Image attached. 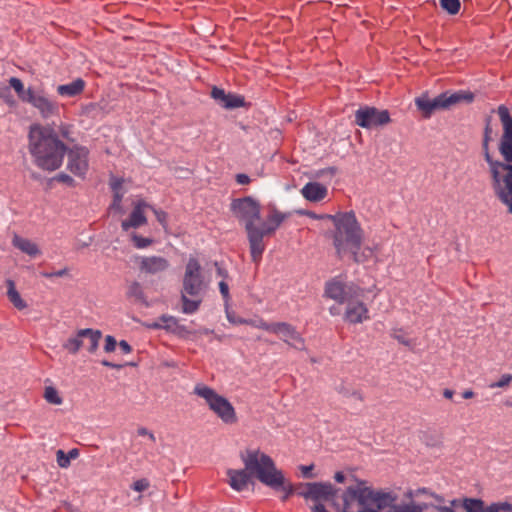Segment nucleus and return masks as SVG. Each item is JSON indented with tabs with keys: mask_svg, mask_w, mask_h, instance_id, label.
I'll use <instances>...</instances> for the list:
<instances>
[{
	"mask_svg": "<svg viewBox=\"0 0 512 512\" xmlns=\"http://www.w3.org/2000/svg\"><path fill=\"white\" fill-rule=\"evenodd\" d=\"M244 469H228L226 475L230 487L238 492L247 489L250 474H255L264 485L275 491H282L281 500L285 502L293 493V485L287 481L281 470L277 469L273 459L259 450H248L242 456Z\"/></svg>",
	"mask_w": 512,
	"mask_h": 512,
	"instance_id": "1",
	"label": "nucleus"
},
{
	"mask_svg": "<svg viewBox=\"0 0 512 512\" xmlns=\"http://www.w3.org/2000/svg\"><path fill=\"white\" fill-rule=\"evenodd\" d=\"M332 245L339 260L349 258L356 264L372 259L377 247L363 246L364 230L354 211L338 212L333 217Z\"/></svg>",
	"mask_w": 512,
	"mask_h": 512,
	"instance_id": "2",
	"label": "nucleus"
},
{
	"mask_svg": "<svg viewBox=\"0 0 512 512\" xmlns=\"http://www.w3.org/2000/svg\"><path fill=\"white\" fill-rule=\"evenodd\" d=\"M28 150L38 168L52 172L62 166L67 145L53 126L32 124L28 132Z\"/></svg>",
	"mask_w": 512,
	"mask_h": 512,
	"instance_id": "3",
	"label": "nucleus"
},
{
	"mask_svg": "<svg viewBox=\"0 0 512 512\" xmlns=\"http://www.w3.org/2000/svg\"><path fill=\"white\" fill-rule=\"evenodd\" d=\"M205 288L202 268L197 258L190 257L185 267L183 287L181 291L182 312L194 314L198 311L202 298L199 297Z\"/></svg>",
	"mask_w": 512,
	"mask_h": 512,
	"instance_id": "4",
	"label": "nucleus"
},
{
	"mask_svg": "<svg viewBox=\"0 0 512 512\" xmlns=\"http://www.w3.org/2000/svg\"><path fill=\"white\" fill-rule=\"evenodd\" d=\"M230 209L238 221L244 223L249 245H253L254 249H257L261 236L256 225V222L261 220L260 203L251 196H246L233 199Z\"/></svg>",
	"mask_w": 512,
	"mask_h": 512,
	"instance_id": "5",
	"label": "nucleus"
},
{
	"mask_svg": "<svg viewBox=\"0 0 512 512\" xmlns=\"http://www.w3.org/2000/svg\"><path fill=\"white\" fill-rule=\"evenodd\" d=\"M489 126H486L484 137L485 160L489 164L492 185L496 195L509 207L512 213V165L495 161L488 152Z\"/></svg>",
	"mask_w": 512,
	"mask_h": 512,
	"instance_id": "6",
	"label": "nucleus"
},
{
	"mask_svg": "<svg viewBox=\"0 0 512 512\" xmlns=\"http://www.w3.org/2000/svg\"><path fill=\"white\" fill-rule=\"evenodd\" d=\"M193 393L203 398L209 409L216 414L224 424L232 425L238 421L233 405L227 398L218 394L211 387L199 383L194 387Z\"/></svg>",
	"mask_w": 512,
	"mask_h": 512,
	"instance_id": "7",
	"label": "nucleus"
},
{
	"mask_svg": "<svg viewBox=\"0 0 512 512\" xmlns=\"http://www.w3.org/2000/svg\"><path fill=\"white\" fill-rule=\"evenodd\" d=\"M473 100L472 93L466 92H454L448 93L444 92L435 97L434 99H429L427 96L417 97L415 99V105L419 111H421L422 116L425 119L431 117L433 112L438 109H446L450 106L459 103L461 101L471 102Z\"/></svg>",
	"mask_w": 512,
	"mask_h": 512,
	"instance_id": "8",
	"label": "nucleus"
},
{
	"mask_svg": "<svg viewBox=\"0 0 512 512\" xmlns=\"http://www.w3.org/2000/svg\"><path fill=\"white\" fill-rule=\"evenodd\" d=\"M324 296L344 304L351 298L363 297L364 289L353 282H344L340 277H334L325 284Z\"/></svg>",
	"mask_w": 512,
	"mask_h": 512,
	"instance_id": "9",
	"label": "nucleus"
},
{
	"mask_svg": "<svg viewBox=\"0 0 512 512\" xmlns=\"http://www.w3.org/2000/svg\"><path fill=\"white\" fill-rule=\"evenodd\" d=\"M287 216L288 214L283 213L276 208H273L267 215L266 222L257 225L258 232H260L261 235L258 248L254 249L253 245H249L251 259L254 263L258 264L262 259V255L266 247L264 243V237L275 233V231L281 226V224L284 222Z\"/></svg>",
	"mask_w": 512,
	"mask_h": 512,
	"instance_id": "10",
	"label": "nucleus"
},
{
	"mask_svg": "<svg viewBox=\"0 0 512 512\" xmlns=\"http://www.w3.org/2000/svg\"><path fill=\"white\" fill-rule=\"evenodd\" d=\"M354 116L355 124L365 129L377 128L391 122L388 110H379L373 106L360 107Z\"/></svg>",
	"mask_w": 512,
	"mask_h": 512,
	"instance_id": "11",
	"label": "nucleus"
},
{
	"mask_svg": "<svg viewBox=\"0 0 512 512\" xmlns=\"http://www.w3.org/2000/svg\"><path fill=\"white\" fill-rule=\"evenodd\" d=\"M27 104L36 109L43 119H50L60 115V104L51 98L43 89H35Z\"/></svg>",
	"mask_w": 512,
	"mask_h": 512,
	"instance_id": "12",
	"label": "nucleus"
},
{
	"mask_svg": "<svg viewBox=\"0 0 512 512\" xmlns=\"http://www.w3.org/2000/svg\"><path fill=\"white\" fill-rule=\"evenodd\" d=\"M67 169L77 177L85 178L89 169V149L85 146L74 145L67 147Z\"/></svg>",
	"mask_w": 512,
	"mask_h": 512,
	"instance_id": "13",
	"label": "nucleus"
},
{
	"mask_svg": "<svg viewBox=\"0 0 512 512\" xmlns=\"http://www.w3.org/2000/svg\"><path fill=\"white\" fill-rule=\"evenodd\" d=\"M272 333L294 349L302 351L306 348L303 336L297 331L295 326L288 322H274Z\"/></svg>",
	"mask_w": 512,
	"mask_h": 512,
	"instance_id": "14",
	"label": "nucleus"
},
{
	"mask_svg": "<svg viewBox=\"0 0 512 512\" xmlns=\"http://www.w3.org/2000/svg\"><path fill=\"white\" fill-rule=\"evenodd\" d=\"M362 298L363 297L351 298L344 303L346 304L343 314L344 321L350 324H361L370 319L369 309Z\"/></svg>",
	"mask_w": 512,
	"mask_h": 512,
	"instance_id": "15",
	"label": "nucleus"
},
{
	"mask_svg": "<svg viewBox=\"0 0 512 512\" xmlns=\"http://www.w3.org/2000/svg\"><path fill=\"white\" fill-rule=\"evenodd\" d=\"M146 208L150 209V205L144 200L135 202L129 218L123 220L121 223L122 229L128 231L130 228H139L147 224V218L144 213Z\"/></svg>",
	"mask_w": 512,
	"mask_h": 512,
	"instance_id": "16",
	"label": "nucleus"
},
{
	"mask_svg": "<svg viewBox=\"0 0 512 512\" xmlns=\"http://www.w3.org/2000/svg\"><path fill=\"white\" fill-rule=\"evenodd\" d=\"M169 266V261L161 256L142 257L139 264L141 271L153 275L166 271Z\"/></svg>",
	"mask_w": 512,
	"mask_h": 512,
	"instance_id": "17",
	"label": "nucleus"
},
{
	"mask_svg": "<svg viewBox=\"0 0 512 512\" xmlns=\"http://www.w3.org/2000/svg\"><path fill=\"white\" fill-rule=\"evenodd\" d=\"M301 194L310 202H320L327 196L328 189L319 182H308L301 189Z\"/></svg>",
	"mask_w": 512,
	"mask_h": 512,
	"instance_id": "18",
	"label": "nucleus"
},
{
	"mask_svg": "<svg viewBox=\"0 0 512 512\" xmlns=\"http://www.w3.org/2000/svg\"><path fill=\"white\" fill-rule=\"evenodd\" d=\"M86 86L82 78H77L70 83L58 85L56 91L63 97H76L84 91Z\"/></svg>",
	"mask_w": 512,
	"mask_h": 512,
	"instance_id": "19",
	"label": "nucleus"
},
{
	"mask_svg": "<svg viewBox=\"0 0 512 512\" xmlns=\"http://www.w3.org/2000/svg\"><path fill=\"white\" fill-rule=\"evenodd\" d=\"M12 244L14 247L19 249L23 253L29 255L30 257H36L41 253L36 243L32 242L27 238L20 237L18 235H15L13 237Z\"/></svg>",
	"mask_w": 512,
	"mask_h": 512,
	"instance_id": "20",
	"label": "nucleus"
},
{
	"mask_svg": "<svg viewBox=\"0 0 512 512\" xmlns=\"http://www.w3.org/2000/svg\"><path fill=\"white\" fill-rule=\"evenodd\" d=\"M7 287V298L10 303L18 310H24L27 308V302L21 297L20 293L17 291L15 282L12 279L6 280Z\"/></svg>",
	"mask_w": 512,
	"mask_h": 512,
	"instance_id": "21",
	"label": "nucleus"
},
{
	"mask_svg": "<svg viewBox=\"0 0 512 512\" xmlns=\"http://www.w3.org/2000/svg\"><path fill=\"white\" fill-rule=\"evenodd\" d=\"M126 296L134 303L148 305L143 286L138 281H132L127 286Z\"/></svg>",
	"mask_w": 512,
	"mask_h": 512,
	"instance_id": "22",
	"label": "nucleus"
},
{
	"mask_svg": "<svg viewBox=\"0 0 512 512\" xmlns=\"http://www.w3.org/2000/svg\"><path fill=\"white\" fill-rule=\"evenodd\" d=\"M80 335L83 336V340L87 339V351L89 353H94L98 349L99 340L102 337V333L100 330H94L91 328L80 329Z\"/></svg>",
	"mask_w": 512,
	"mask_h": 512,
	"instance_id": "23",
	"label": "nucleus"
},
{
	"mask_svg": "<svg viewBox=\"0 0 512 512\" xmlns=\"http://www.w3.org/2000/svg\"><path fill=\"white\" fill-rule=\"evenodd\" d=\"M8 87H10V89L13 88L18 98L24 103H27L28 98L31 97L30 95L35 91V88L31 86L25 89L23 82L17 77H11L9 79Z\"/></svg>",
	"mask_w": 512,
	"mask_h": 512,
	"instance_id": "24",
	"label": "nucleus"
},
{
	"mask_svg": "<svg viewBox=\"0 0 512 512\" xmlns=\"http://www.w3.org/2000/svg\"><path fill=\"white\" fill-rule=\"evenodd\" d=\"M227 319L229 320V322L231 323H234V324H246V325H250V326H253L255 328H258V329H262L264 331H267L269 333H272L273 329H274V323H268L266 322L265 320L263 319H258V320H252V319H239L238 321H234L231 317H230V313H227Z\"/></svg>",
	"mask_w": 512,
	"mask_h": 512,
	"instance_id": "25",
	"label": "nucleus"
},
{
	"mask_svg": "<svg viewBox=\"0 0 512 512\" xmlns=\"http://www.w3.org/2000/svg\"><path fill=\"white\" fill-rule=\"evenodd\" d=\"M498 115L504 128L502 138H512V116L510 115L509 109L504 105L499 106Z\"/></svg>",
	"mask_w": 512,
	"mask_h": 512,
	"instance_id": "26",
	"label": "nucleus"
},
{
	"mask_svg": "<svg viewBox=\"0 0 512 512\" xmlns=\"http://www.w3.org/2000/svg\"><path fill=\"white\" fill-rule=\"evenodd\" d=\"M84 345L83 336L80 335V330L71 337H69L62 345L63 349L69 354L75 355L79 352L81 347Z\"/></svg>",
	"mask_w": 512,
	"mask_h": 512,
	"instance_id": "27",
	"label": "nucleus"
},
{
	"mask_svg": "<svg viewBox=\"0 0 512 512\" xmlns=\"http://www.w3.org/2000/svg\"><path fill=\"white\" fill-rule=\"evenodd\" d=\"M245 105L246 102L243 96L234 93H227L226 98L222 103L221 107L227 110H232L236 108L245 107Z\"/></svg>",
	"mask_w": 512,
	"mask_h": 512,
	"instance_id": "28",
	"label": "nucleus"
},
{
	"mask_svg": "<svg viewBox=\"0 0 512 512\" xmlns=\"http://www.w3.org/2000/svg\"><path fill=\"white\" fill-rule=\"evenodd\" d=\"M499 150L505 161L510 165L512 162V138H501Z\"/></svg>",
	"mask_w": 512,
	"mask_h": 512,
	"instance_id": "29",
	"label": "nucleus"
},
{
	"mask_svg": "<svg viewBox=\"0 0 512 512\" xmlns=\"http://www.w3.org/2000/svg\"><path fill=\"white\" fill-rule=\"evenodd\" d=\"M463 506L467 512H485L484 502L481 499L467 498Z\"/></svg>",
	"mask_w": 512,
	"mask_h": 512,
	"instance_id": "30",
	"label": "nucleus"
},
{
	"mask_svg": "<svg viewBox=\"0 0 512 512\" xmlns=\"http://www.w3.org/2000/svg\"><path fill=\"white\" fill-rule=\"evenodd\" d=\"M440 7L450 15H455L461 8L460 0H439Z\"/></svg>",
	"mask_w": 512,
	"mask_h": 512,
	"instance_id": "31",
	"label": "nucleus"
},
{
	"mask_svg": "<svg viewBox=\"0 0 512 512\" xmlns=\"http://www.w3.org/2000/svg\"><path fill=\"white\" fill-rule=\"evenodd\" d=\"M160 321L162 324V329L169 331V332H175L178 328V319L171 315H162L160 316Z\"/></svg>",
	"mask_w": 512,
	"mask_h": 512,
	"instance_id": "32",
	"label": "nucleus"
},
{
	"mask_svg": "<svg viewBox=\"0 0 512 512\" xmlns=\"http://www.w3.org/2000/svg\"><path fill=\"white\" fill-rule=\"evenodd\" d=\"M44 398L48 403L54 405H60L63 401L62 398L59 396L58 391L52 386L45 388Z\"/></svg>",
	"mask_w": 512,
	"mask_h": 512,
	"instance_id": "33",
	"label": "nucleus"
},
{
	"mask_svg": "<svg viewBox=\"0 0 512 512\" xmlns=\"http://www.w3.org/2000/svg\"><path fill=\"white\" fill-rule=\"evenodd\" d=\"M0 98L10 107H14L16 105V101L11 94L10 87L8 86H0Z\"/></svg>",
	"mask_w": 512,
	"mask_h": 512,
	"instance_id": "34",
	"label": "nucleus"
},
{
	"mask_svg": "<svg viewBox=\"0 0 512 512\" xmlns=\"http://www.w3.org/2000/svg\"><path fill=\"white\" fill-rule=\"evenodd\" d=\"M131 239L133 241L134 246L138 249H144L153 243V240L151 238H145L136 233L132 234Z\"/></svg>",
	"mask_w": 512,
	"mask_h": 512,
	"instance_id": "35",
	"label": "nucleus"
},
{
	"mask_svg": "<svg viewBox=\"0 0 512 512\" xmlns=\"http://www.w3.org/2000/svg\"><path fill=\"white\" fill-rule=\"evenodd\" d=\"M485 512H512V504L508 502L492 503Z\"/></svg>",
	"mask_w": 512,
	"mask_h": 512,
	"instance_id": "36",
	"label": "nucleus"
},
{
	"mask_svg": "<svg viewBox=\"0 0 512 512\" xmlns=\"http://www.w3.org/2000/svg\"><path fill=\"white\" fill-rule=\"evenodd\" d=\"M72 129H73V126L71 124L61 123L58 126V132H59L58 136H61L65 140L73 141L74 139L72 138V134H73Z\"/></svg>",
	"mask_w": 512,
	"mask_h": 512,
	"instance_id": "37",
	"label": "nucleus"
},
{
	"mask_svg": "<svg viewBox=\"0 0 512 512\" xmlns=\"http://www.w3.org/2000/svg\"><path fill=\"white\" fill-rule=\"evenodd\" d=\"M210 95L212 99H214L220 106H222V103L224 102L227 93L225 92L224 89L214 86L211 89Z\"/></svg>",
	"mask_w": 512,
	"mask_h": 512,
	"instance_id": "38",
	"label": "nucleus"
},
{
	"mask_svg": "<svg viewBox=\"0 0 512 512\" xmlns=\"http://www.w3.org/2000/svg\"><path fill=\"white\" fill-rule=\"evenodd\" d=\"M512 381L511 374H503L497 382L491 383L490 388H503L508 386Z\"/></svg>",
	"mask_w": 512,
	"mask_h": 512,
	"instance_id": "39",
	"label": "nucleus"
},
{
	"mask_svg": "<svg viewBox=\"0 0 512 512\" xmlns=\"http://www.w3.org/2000/svg\"><path fill=\"white\" fill-rule=\"evenodd\" d=\"M150 209L151 211L154 213L157 221L164 227L166 228L167 226V218H168V214L163 211V210H160V209H156L155 207L151 206L150 205Z\"/></svg>",
	"mask_w": 512,
	"mask_h": 512,
	"instance_id": "40",
	"label": "nucleus"
},
{
	"mask_svg": "<svg viewBox=\"0 0 512 512\" xmlns=\"http://www.w3.org/2000/svg\"><path fill=\"white\" fill-rule=\"evenodd\" d=\"M56 456L57 463L61 468H67L70 465V457L63 450H58Z\"/></svg>",
	"mask_w": 512,
	"mask_h": 512,
	"instance_id": "41",
	"label": "nucleus"
},
{
	"mask_svg": "<svg viewBox=\"0 0 512 512\" xmlns=\"http://www.w3.org/2000/svg\"><path fill=\"white\" fill-rule=\"evenodd\" d=\"M149 481L146 478L136 480L132 484V489L137 492H143L149 487Z\"/></svg>",
	"mask_w": 512,
	"mask_h": 512,
	"instance_id": "42",
	"label": "nucleus"
},
{
	"mask_svg": "<svg viewBox=\"0 0 512 512\" xmlns=\"http://www.w3.org/2000/svg\"><path fill=\"white\" fill-rule=\"evenodd\" d=\"M116 345H117L116 339L111 335H107L105 338V345H104L105 352H107V353L113 352L116 348Z\"/></svg>",
	"mask_w": 512,
	"mask_h": 512,
	"instance_id": "43",
	"label": "nucleus"
},
{
	"mask_svg": "<svg viewBox=\"0 0 512 512\" xmlns=\"http://www.w3.org/2000/svg\"><path fill=\"white\" fill-rule=\"evenodd\" d=\"M219 290L223 299L227 302L230 299L229 286L226 281L219 282Z\"/></svg>",
	"mask_w": 512,
	"mask_h": 512,
	"instance_id": "44",
	"label": "nucleus"
},
{
	"mask_svg": "<svg viewBox=\"0 0 512 512\" xmlns=\"http://www.w3.org/2000/svg\"><path fill=\"white\" fill-rule=\"evenodd\" d=\"M56 180L59 182L65 183L68 186H74V179L66 173H59L56 176Z\"/></svg>",
	"mask_w": 512,
	"mask_h": 512,
	"instance_id": "45",
	"label": "nucleus"
},
{
	"mask_svg": "<svg viewBox=\"0 0 512 512\" xmlns=\"http://www.w3.org/2000/svg\"><path fill=\"white\" fill-rule=\"evenodd\" d=\"M214 266L216 268L217 275L220 276L224 281L229 278L227 269L222 267L219 262L215 261Z\"/></svg>",
	"mask_w": 512,
	"mask_h": 512,
	"instance_id": "46",
	"label": "nucleus"
},
{
	"mask_svg": "<svg viewBox=\"0 0 512 512\" xmlns=\"http://www.w3.org/2000/svg\"><path fill=\"white\" fill-rule=\"evenodd\" d=\"M137 433H138V435H139V436H145V437H148V438H149V440H150L151 442H153V443L156 441V437H155V435L153 434V432L149 431V430H148L147 428H145V427H140V428H138Z\"/></svg>",
	"mask_w": 512,
	"mask_h": 512,
	"instance_id": "47",
	"label": "nucleus"
},
{
	"mask_svg": "<svg viewBox=\"0 0 512 512\" xmlns=\"http://www.w3.org/2000/svg\"><path fill=\"white\" fill-rule=\"evenodd\" d=\"M313 468H314V465H313V464L308 465V466H306V465H301V466H300V470H301V472H302V476H303L304 478H313V477H314V475L312 474V470H313Z\"/></svg>",
	"mask_w": 512,
	"mask_h": 512,
	"instance_id": "48",
	"label": "nucleus"
},
{
	"mask_svg": "<svg viewBox=\"0 0 512 512\" xmlns=\"http://www.w3.org/2000/svg\"><path fill=\"white\" fill-rule=\"evenodd\" d=\"M68 273V269L64 268L55 272H45L43 273V276L45 278H54V277H62L65 276Z\"/></svg>",
	"mask_w": 512,
	"mask_h": 512,
	"instance_id": "49",
	"label": "nucleus"
},
{
	"mask_svg": "<svg viewBox=\"0 0 512 512\" xmlns=\"http://www.w3.org/2000/svg\"><path fill=\"white\" fill-rule=\"evenodd\" d=\"M121 202H122V195L119 192H116L113 196V203L111 205V208L120 210Z\"/></svg>",
	"mask_w": 512,
	"mask_h": 512,
	"instance_id": "50",
	"label": "nucleus"
},
{
	"mask_svg": "<svg viewBox=\"0 0 512 512\" xmlns=\"http://www.w3.org/2000/svg\"><path fill=\"white\" fill-rule=\"evenodd\" d=\"M236 182L240 185H247L250 183V177L247 174L239 173L236 175Z\"/></svg>",
	"mask_w": 512,
	"mask_h": 512,
	"instance_id": "51",
	"label": "nucleus"
},
{
	"mask_svg": "<svg viewBox=\"0 0 512 512\" xmlns=\"http://www.w3.org/2000/svg\"><path fill=\"white\" fill-rule=\"evenodd\" d=\"M119 347L124 354H129L132 351L131 345L125 340L119 342Z\"/></svg>",
	"mask_w": 512,
	"mask_h": 512,
	"instance_id": "52",
	"label": "nucleus"
},
{
	"mask_svg": "<svg viewBox=\"0 0 512 512\" xmlns=\"http://www.w3.org/2000/svg\"><path fill=\"white\" fill-rule=\"evenodd\" d=\"M101 364L105 367H110V368H114V369H121L123 367L121 364H115L108 360H102Z\"/></svg>",
	"mask_w": 512,
	"mask_h": 512,
	"instance_id": "53",
	"label": "nucleus"
},
{
	"mask_svg": "<svg viewBox=\"0 0 512 512\" xmlns=\"http://www.w3.org/2000/svg\"><path fill=\"white\" fill-rule=\"evenodd\" d=\"M97 107H98V104L89 103L88 105L85 106L84 112L89 114V113L93 112Z\"/></svg>",
	"mask_w": 512,
	"mask_h": 512,
	"instance_id": "54",
	"label": "nucleus"
},
{
	"mask_svg": "<svg viewBox=\"0 0 512 512\" xmlns=\"http://www.w3.org/2000/svg\"><path fill=\"white\" fill-rule=\"evenodd\" d=\"M474 396H475V393H474V391H472L471 389H467V390H464V391L462 392V397H463L464 399H471V398H473Z\"/></svg>",
	"mask_w": 512,
	"mask_h": 512,
	"instance_id": "55",
	"label": "nucleus"
},
{
	"mask_svg": "<svg viewBox=\"0 0 512 512\" xmlns=\"http://www.w3.org/2000/svg\"><path fill=\"white\" fill-rule=\"evenodd\" d=\"M334 479H335L336 482L342 483L345 480V475L343 474V472L338 471V472L335 473Z\"/></svg>",
	"mask_w": 512,
	"mask_h": 512,
	"instance_id": "56",
	"label": "nucleus"
},
{
	"mask_svg": "<svg viewBox=\"0 0 512 512\" xmlns=\"http://www.w3.org/2000/svg\"><path fill=\"white\" fill-rule=\"evenodd\" d=\"M313 217L316 219H321V220L328 219L333 222V217H335V214L334 215H331V214L314 215Z\"/></svg>",
	"mask_w": 512,
	"mask_h": 512,
	"instance_id": "57",
	"label": "nucleus"
},
{
	"mask_svg": "<svg viewBox=\"0 0 512 512\" xmlns=\"http://www.w3.org/2000/svg\"><path fill=\"white\" fill-rule=\"evenodd\" d=\"M394 338L400 342L401 344L405 345V346H409L410 345V341L407 340L406 338L402 337V336H399V335H395Z\"/></svg>",
	"mask_w": 512,
	"mask_h": 512,
	"instance_id": "58",
	"label": "nucleus"
},
{
	"mask_svg": "<svg viewBox=\"0 0 512 512\" xmlns=\"http://www.w3.org/2000/svg\"><path fill=\"white\" fill-rule=\"evenodd\" d=\"M147 326L151 329H162V324H161L160 318L158 319V321L150 323Z\"/></svg>",
	"mask_w": 512,
	"mask_h": 512,
	"instance_id": "59",
	"label": "nucleus"
},
{
	"mask_svg": "<svg viewBox=\"0 0 512 512\" xmlns=\"http://www.w3.org/2000/svg\"><path fill=\"white\" fill-rule=\"evenodd\" d=\"M67 455H68V457H70V460H71V459H75V458H77V457H78V455H79V451H78V449L73 448V449H71V450L67 453Z\"/></svg>",
	"mask_w": 512,
	"mask_h": 512,
	"instance_id": "60",
	"label": "nucleus"
},
{
	"mask_svg": "<svg viewBox=\"0 0 512 512\" xmlns=\"http://www.w3.org/2000/svg\"><path fill=\"white\" fill-rule=\"evenodd\" d=\"M453 395H454V391L451 390V389H444L443 390V396L446 398V399H452L453 398Z\"/></svg>",
	"mask_w": 512,
	"mask_h": 512,
	"instance_id": "61",
	"label": "nucleus"
},
{
	"mask_svg": "<svg viewBox=\"0 0 512 512\" xmlns=\"http://www.w3.org/2000/svg\"><path fill=\"white\" fill-rule=\"evenodd\" d=\"M321 173H322V174H323V173H329V174H331V175H334V174H336V173H337V168H335V167H328V168H326V169L322 170V171H321Z\"/></svg>",
	"mask_w": 512,
	"mask_h": 512,
	"instance_id": "62",
	"label": "nucleus"
},
{
	"mask_svg": "<svg viewBox=\"0 0 512 512\" xmlns=\"http://www.w3.org/2000/svg\"><path fill=\"white\" fill-rule=\"evenodd\" d=\"M329 312L331 315L336 316L340 314V309L336 306H332L329 308Z\"/></svg>",
	"mask_w": 512,
	"mask_h": 512,
	"instance_id": "63",
	"label": "nucleus"
},
{
	"mask_svg": "<svg viewBox=\"0 0 512 512\" xmlns=\"http://www.w3.org/2000/svg\"><path fill=\"white\" fill-rule=\"evenodd\" d=\"M355 399L359 400V401H363L364 400V397L362 395V393L360 391H354L352 394H351Z\"/></svg>",
	"mask_w": 512,
	"mask_h": 512,
	"instance_id": "64",
	"label": "nucleus"
}]
</instances>
